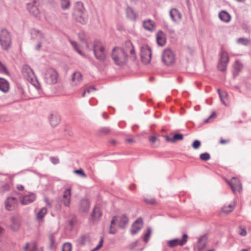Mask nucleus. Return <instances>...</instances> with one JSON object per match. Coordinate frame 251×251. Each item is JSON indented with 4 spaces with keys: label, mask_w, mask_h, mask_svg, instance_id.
Listing matches in <instances>:
<instances>
[{
    "label": "nucleus",
    "mask_w": 251,
    "mask_h": 251,
    "mask_svg": "<svg viewBox=\"0 0 251 251\" xmlns=\"http://www.w3.org/2000/svg\"><path fill=\"white\" fill-rule=\"evenodd\" d=\"M156 42L158 46L163 47L166 43L165 35L161 31H158L156 34Z\"/></svg>",
    "instance_id": "obj_19"
},
{
    "label": "nucleus",
    "mask_w": 251,
    "mask_h": 251,
    "mask_svg": "<svg viewBox=\"0 0 251 251\" xmlns=\"http://www.w3.org/2000/svg\"><path fill=\"white\" fill-rule=\"evenodd\" d=\"M30 248V251H37V247L35 242H33L31 244Z\"/></svg>",
    "instance_id": "obj_47"
},
{
    "label": "nucleus",
    "mask_w": 251,
    "mask_h": 251,
    "mask_svg": "<svg viewBox=\"0 0 251 251\" xmlns=\"http://www.w3.org/2000/svg\"><path fill=\"white\" fill-rule=\"evenodd\" d=\"M200 158L201 160L207 161L210 159V155L207 152L202 153L200 154Z\"/></svg>",
    "instance_id": "obj_41"
},
{
    "label": "nucleus",
    "mask_w": 251,
    "mask_h": 251,
    "mask_svg": "<svg viewBox=\"0 0 251 251\" xmlns=\"http://www.w3.org/2000/svg\"><path fill=\"white\" fill-rule=\"evenodd\" d=\"M47 213V209L45 207L42 208L36 214V218L38 221H42Z\"/></svg>",
    "instance_id": "obj_30"
},
{
    "label": "nucleus",
    "mask_w": 251,
    "mask_h": 251,
    "mask_svg": "<svg viewBox=\"0 0 251 251\" xmlns=\"http://www.w3.org/2000/svg\"><path fill=\"white\" fill-rule=\"evenodd\" d=\"M243 65L239 60H236L234 65V75H237L239 72L242 69Z\"/></svg>",
    "instance_id": "obj_28"
},
{
    "label": "nucleus",
    "mask_w": 251,
    "mask_h": 251,
    "mask_svg": "<svg viewBox=\"0 0 251 251\" xmlns=\"http://www.w3.org/2000/svg\"><path fill=\"white\" fill-rule=\"evenodd\" d=\"M82 75L79 72L74 73L72 77V85L76 86L79 85L82 81Z\"/></svg>",
    "instance_id": "obj_20"
},
{
    "label": "nucleus",
    "mask_w": 251,
    "mask_h": 251,
    "mask_svg": "<svg viewBox=\"0 0 251 251\" xmlns=\"http://www.w3.org/2000/svg\"><path fill=\"white\" fill-rule=\"evenodd\" d=\"M22 72L25 77L28 81L34 85L36 88L38 89L39 88L40 84L36 79L33 71L28 65H23Z\"/></svg>",
    "instance_id": "obj_3"
},
{
    "label": "nucleus",
    "mask_w": 251,
    "mask_h": 251,
    "mask_svg": "<svg viewBox=\"0 0 251 251\" xmlns=\"http://www.w3.org/2000/svg\"><path fill=\"white\" fill-rule=\"evenodd\" d=\"M128 222V219L126 215H123L120 218L119 225L121 227H124Z\"/></svg>",
    "instance_id": "obj_32"
},
{
    "label": "nucleus",
    "mask_w": 251,
    "mask_h": 251,
    "mask_svg": "<svg viewBox=\"0 0 251 251\" xmlns=\"http://www.w3.org/2000/svg\"><path fill=\"white\" fill-rule=\"evenodd\" d=\"M138 241H135V242H133L131 244V245H130V248L131 249H133L135 247L138 246Z\"/></svg>",
    "instance_id": "obj_50"
},
{
    "label": "nucleus",
    "mask_w": 251,
    "mask_h": 251,
    "mask_svg": "<svg viewBox=\"0 0 251 251\" xmlns=\"http://www.w3.org/2000/svg\"><path fill=\"white\" fill-rule=\"evenodd\" d=\"M249 249H242L240 250V251H249Z\"/></svg>",
    "instance_id": "obj_63"
},
{
    "label": "nucleus",
    "mask_w": 251,
    "mask_h": 251,
    "mask_svg": "<svg viewBox=\"0 0 251 251\" xmlns=\"http://www.w3.org/2000/svg\"><path fill=\"white\" fill-rule=\"evenodd\" d=\"M111 57L115 64L119 66H124L127 63L128 60L127 51L123 49L115 47L112 50Z\"/></svg>",
    "instance_id": "obj_2"
},
{
    "label": "nucleus",
    "mask_w": 251,
    "mask_h": 251,
    "mask_svg": "<svg viewBox=\"0 0 251 251\" xmlns=\"http://www.w3.org/2000/svg\"><path fill=\"white\" fill-rule=\"evenodd\" d=\"M17 199L14 197L7 198L4 202L5 209L8 211L12 210L17 206Z\"/></svg>",
    "instance_id": "obj_14"
},
{
    "label": "nucleus",
    "mask_w": 251,
    "mask_h": 251,
    "mask_svg": "<svg viewBox=\"0 0 251 251\" xmlns=\"http://www.w3.org/2000/svg\"><path fill=\"white\" fill-rule=\"evenodd\" d=\"M0 90L6 93L9 90V83L5 79L0 78Z\"/></svg>",
    "instance_id": "obj_26"
},
{
    "label": "nucleus",
    "mask_w": 251,
    "mask_h": 251,
    "mask_svg": "<svg viewBox=\"0 0 251 251\" xmlns=\"http://www.w3.org/2000/svg\"><path fill=\"white\" fill-rule=\"evenodd\" d=\"M31 35L33 38H36L38 39H41L43 38V34L39 30L33 29L31 31Z\"/></svg>",
    "instance_id": "obj_33"
},
{
    "label": "nucleus",
    "mask_w": 251,
    "mask_h": 251,
    "mask_svg": "<svg viewBox=\"0 0 251 251\" xmlns=\"http://www.w3.org/2000/svg\"><path fill=\"white\" fill-rule=\"evenodd\" d=\"M11 38L9 32L2 29L0 31V45L1 48L4 50H7L10 47Z\"/></svg>",
    "instance_id": "obj_6"
},
{
    "label": "nucleus",
    "mask_w": 251,
    "mask_h": 251,
    "mask_svg": "<svg viewBox=\"0 0 251 251\" xmlns=\"http://www.w3.org/2000/svg\"><path fill=\"white\" fill-rule=\"evenodd\" d=\"M74 18L78 22L84 24L87 21L84 8L81 2H77L74 13Z\"/></svg>",
    "instance_id": "obj_5"
},
{
    "label": "nucleus",
    "mask_w": 251,
    "mask_h": 251,
    "mask_svg": "<svg viewBox=\"0 0 251 251\" xmlns=\"http://www.w3.org/2000/svg\"><path fill=\"white\" fill-rule=\"evenodd\" d=\"M10 220L11 222L12 223V225L11 226V228L13 230L17 229L19 226V224L17 222L16 218L13 217L11 218Z\"/></svg>",
    "instance_id": "obj_39"
},
{
    "label": "nucleus",
    "mask_w": 251,
    "mask_h": 251,
    "mask_svg": "<svg viewBox=\"0 0 251 251\" xmlns=\"http://www.w3.org/2000/svg\"><path fill=\"white\" fill-rule=\"evenodd\" d=\"M0 73L4 74L5 75H8L9 73L6 69V67L1 63L0 61Z\"/></svg>",
    "instance_id": "obj_43"
},
{
    "label": "nucleus",
    "mask_w": 251,
    "mask_h": 251,
    "mask_svg": "<svg viewBox=\"0 0 251 251\" xmlns=\"http://www.w3.org/2000/svg\"><path fill=\"white\" fill-rule=\"evenodd\" d=\"M75 173L78 174L80 175L82 177H86V175L84 173L83 170L81 169L79 170H76L74 171Z\"/></svg>",
    "instance_id": "obj_45"
},
{
    "label": "nucleus",
    "mask_w": 251,
    "mask_h": 251,
    "mask_svg": "<svg viewBox=\"0 0 251 251\" xmlns=\"http://www.w3.org/2000/svg\"><path fill=\"white\" fill-rule=\"evenodd\" d=\"M86 47L89 50H93L95 57L100 61H104L106 56V50L102 44L99 41L86 42Z\"/></svg>",
    "instance_id": "obj_1"
},
{
    "label": "nucleus",
    "mask_w": 251,
    "mask_h": 251,
    "mask_svg": "<svg viewBox=\"0 0 251 251\" xmlns=\"http://www.w3.org/2000/svg\"><path fill=\"white\" fill-rule=\"evenodd\" d=\"M49 120L50 125L54 127L60 123L61 121V118L58 113L53 112L50 113L49 115Z\"/></svg>",
    "instance_id": "obj_17"
},
{
    "label": "nucleus",
    "mask_w": 251,
    "mask_h": 251,
    "mask_svg": "<svg viewBox=\"0 0 251 251\" xmlns=\"http://www.w3.org/2000/svg\"><path fill=\"white\" fill-rule=\"evenodd\" d=\"M29 246L30 247V246L29 245V243H26V244H25V246L24 248V251H27V250L28 249Z\"/></svg>",
    "instance_id": "obj_57"
},
{
    "label": "nucleus",
    "mask_w": 251,
    "mask_h": 251,
    "mask_svg": "<svg viewBox=\"0 0 251 251\" xmlns=\"http://www.w3.org/2000/svg\"><path fill=\"white\" fill-rule=\"evenodd\" d=\"M230 185L233 192H240L242 190L241 183L240 181L235 177H233L230 181H227Z\"/></svg>",
    "instance_id": "obj_12"
},
{
    "label": "nucleus",
    "mask_w": 251,
    "mask_h": 251,
    "mask_svg": "<svg viewBox=\"0 0 251 251\" xmlns=\"http://www.w3.org/2000/svg\"><path fill=\"white\" fill-rule=\"evenodd\" d=\"M62 9L64 10L68 9L70 5V0H60Z\"/></svg>",
    "instance_id": "obj_40"
},
{
    "label": "nucleus",
    "mask_w": 251,
    "mask_h": 251,
    "mask_svg": "<svg viewBox=\"0 0 251 251\" xmlns=\"http://www.w3.org/2000/svg\"><path fill=\"white\" fill-rule=\"evenodd\" d=\"M143 25L146 30L150 31H152L155 29L154 23L151 20L144 21Z\"/></svg>",
    "instance_id": "obj_24"
},
{
    "label": "nucleus",
    "mask_w": 251,
    "mask_h": 251,
    "mask_svg": "<svg viewBox=\"0 0 251 251\" xmlns=\"http://www.w3.org/2000/svg\"><path fill=\"white\" fill-rule=\"evenodd\" d=\"M215 117V113L214 112H213L210 116H209V117L207 119H206L205 120H204V122L205 123H208L210 121V120L211 118H212V117Z\"/></svg>",
    "instance_id": "obj_53"
},
{
    "label": "nucleus",
    "mask_w": 251,
    "mask_h": 251,
    "mask_svg": "<svg viewBox=\"0 0 251 251\" xmlns=\"http://www.w3.org/2000/svg\"><path fill=\"white\" fill-rule=\"evenodd\" d=\"M126 45L130 48L129 52L131 54V58L133 60H135L136 58V55L135 54V49L132 44L130 42H128L126 43Z\"/></svg>",
    "instance_id": "obj_31"
},
{
    "label": "nucleus",
    "mask_w": 251,
    "mask_h": 251,
    "mask_svg": "<svg viewBox=\"0 0 251 251\" xmlns=\"http://www.w3.org/2000/svg\"><path fill=\"white\" fill-rule=\"evenodd\" d=\"M43 76L45 82L48 84H54L57 82L58 74L53 69L49 68L45 70Z\"/></svg>",
    "instance_id": "obj_4"
},
{
    "label": "nucleus",
    "mask_w": 251,
    "mask_h": 251,
    "mask_svg": "<svg viewBox=\"0 0 251 251\" xmlns=\"http://www.w3.org/2000/svg\"><path fill=\"white\" fill-rule=\"evenodd\" d=\"M117 220V217L116 216L112 218L111 221V225L110 226V229L109 231L110 234H115L116 232V230L113 228V225L115 224Z\"/></svg>",
    "instance_id": "obj_36"
},
{
    "label": "nucleus",
    "mask_w": 251,
    "mask_h": 251,
    "mask_svg": "<svg viewBox=\"0 0 251 251\" xmlns=\"http://www.w3.org/2000/svg\"><path fill=\"white\" fill-rule=\"evenodd\" d=\"M72 245L69 243H65L62 247V251H71Z\"/></svg>",
    "instance_id": "obj_42"
},
{
    "label": "nucleus",
    "mask_w": 251,
    "mask_h": 251,
    "mask_svg": "<svg viewBox=\"0 0 251 251\" xmlns=\"http://www.w3.org/2000/svg\"><path fill=\"white\" fill-rule=\"evenodd\" d=\"M70 42L73 47L74 49L78 52V53H79L80 55L82 56L84 55V53L80 50L78 49L77 44L76 42L70 40Z\"/></svg>",
    "instance_id": "obj_38"
},
{
    "label": "nucleus",
    "mask_w": 251,
    "mask_h": 251,
    "mask_svg": "<svg viewBox=\"0 0 251 251\" xmlns=\"http://www.w3.org/2000/svg\"><path fill=\"white\" fill-rule=\"evenodd\" d=\"M17 188L19 190H23L24 187V186L20 185H18L17 186Z\"/></svg>",
    "instance_id": "obj_60"
},
{
    "label": "nucleus",
    "mask_w": 251,
    "mask_h": 251,
    "mask_svg": "<svg viewBox=\"0 0 251 251\" xmlns=\"http://www.w3.org/2000/svg\"><path fill=\"white\" fill-rule=\"evenodd\" d=\"M219 17L220 20L225 23H228L230 21V15L225 11H222L219 13Z\"/></svg>",
    "instance_id": "obj_25"
},
{
    "label": "nucleus",
    "mask_w": 251,
    "mask_h": 251,
    "mask_svg": "<svg viewBox=\"0 0 251 251\" xmlns=\"http://www.w3.org/2000/svg\"><path fill=\"white\" fill-rule=\"evenodd\" d=\"M156 137L154 136H152L150 137L149 140L151 143H154L156 141Z\"/></svg>",
    "instance_id": "obj_54"
},
{
    "label": "nucleus",
    "mask_w": 251,
    "mask_h": 251,
    "mask_svg": "<svg viewBox=\"0 0 251 251\" xmlns=\"http://www.w3.org/2000/svg\"><path fill=\"white\" fill-rule=\"evenodd\" d=\"M102 244H103V238H101L100 239V241L99 244L98 245V246L100 248L102 246Z\"/></svg>",
    "instance_id": "obj_58"
},
{
    "label": "nucleus",
    "mask_w": 251,
    "mask_h": 251,
    "mask_svg": "<svg viewBox=\"0 0 251 251\" xmlns=\"http://www.w3.org/2000/svg\"><path fill=\"white\" fill-rule=\"evenodd\" d=\"M229 61V57L227 52L222 51L220 54V60L218 64V68L221 71L226 70L227 64Z\"/></svg>",
    "instance_id": "obj_9"
},
{
    "label": "nucleus",
    "mask_w": 251,
    "mask_h": 251,
    "mask_svg": "<svg viewBox=\"0 0 251 251\" xmlns=\"http://www.w3.org/2000/svg\"><path fill=\"white\" fill-rule=\"evenodd\" d=\"M228 142V140H224V139H221L220 141V143L222 144H226V143H227Z\"/></svg>",
    "instance_id": "obj_59"
},
{
    "label": "nucleus",
    "mask_w": 251,
    "mask_h": 251,
    "mask_svg": "<svg viewBox=\"0 0 251 251\" xmlns=\"http://www.w3.org/2000/svg\"><path fill=\"white\" fill-rule=\"evenodd\" d=\"M49 239H50V242L51 245L53 246V245L54 243V236L52 234L50 235Z\"/></svg>",
    "instance_id": "obj_51"
},
{
    "label": "nucleus",
    "mask_w": 251,
    "mask_h": 251,
    "mask_svg": "<svg viewBox=\"0 0 251 251\" xmlns=\"http://www.w3.org/2000/svg\"><path fill=\"white\" fill-rule=\"evenodd\" d=\"M100 248H99V247L98 246V245H97V247H96V248H95L94 249H93L92 250V251H97V250H99Z\"/></svg>",
    "instance_id": "obj_62"
},
{
    "label": "nucleus",
    "mask_w": 251,
    "mask_h": 251,
    "mask_svg": "<svg viewBox=\"0 0 251 251\" xmlns=\"http://www.w3.org/2000/svg\"><path fill=\"white\" fill-rule=\"evenodd\" d=\"M110 130L108 127H103L100 130V134H105L109 133Z\"/></svg>",
    "instance_id": "obj_46"
},
{
    "label": "nucleus",
    "mask_w": 251,
    "mask_h": 251,
    "mask_svg": "<svg viewBox=\"0 0 251 251\" xmlns=\"http://www.w3.org/2000/svg\"><path fill=\"white\" fill-rule=\"evenodd\" d=\"M90 202L87 199L81 200L79 203V210L81 212H87L89 209Z\"/></svg>",
    "instance_id": "obj_23"
},
{
    "label": "nucleus",
    "mask_w": 251,
    "mask_h": 251,
    "mask_svg": "<svg viewBox=\"0 0 251 251\" xmlns=\"http://www.w3.org/2000/svg\"><path fill=\"white\" fill-rule=\"evenodd\" d=\"M162 61L166 65L173 64L176 60V57L174 52L170 49L164 50L162 56Z\"/></svg>",
    "instance_id": "obj_7"
},
{
    "label": "nucleus",
    "mask_w": 251,
    "mask_h": 251,
    "mask_svg": "<svg viewBox=\"0 0 251 251\" xmlns=\"http://www.w3.org/2000/svg\"><path fill=\"white\" fill-rule=\"evenodd\" d=\"M151 234V228L150 227H148L147 228V232L145 234V235H144V237L143 238V241L145 243H147L149 241Z\"/></svg>",
    "instance_id": "obj_35"
},
{
    "label": "nucleus",
    "mask_w": 251,
    "mask_h": 251,
    "mask_svg": "<svg viewBox=\"0 0 251 251\" xmlns=\"http://www.w3.org/2000/svg\"><path fill=\"white\" fill-rule=\"evenodd\" d=\"M38 2L37 0H33L32 3H27V9L28 11L36 17H39L40 16V11L37 7Z\"/></svg>",
    "instance_id": "obj_11"
},
{
    "label": "nucleus",
    "mask_w": 251,
    "mask_h": 251,
    "mask_svg": "<svg viewBox=\"0 0 251 251\" xmlns=\"http://www.w3.org/2000/svg\"><path fill=\"white\" fill-rule=\"evenodd\" d=\"M183 139V135L181 134H176L173 138L166 137V140L172 143H175L177 140H182Z\"/></svg>",
    "instance_id": "obj_29"
},
{
    "label": "nucleus",
    "mask_w": 251,
    "mask_h": 251,
    "mask_svg": "<svg viewBox=\"0 0 251 251\" xmlns=\"http://www.w3.org/2000/svg\"><path fill=\"white\" fill-rule=\"evenodd\" d=\"M94 90H95V88L94 87H90L86 91H87V93H89Z\"/></svg>",
    "instance_id": "obj_56"
},
{
    "label": "nucleus",
    "mask_w": 251,
    "mask_h": 251,
    "mask_svg": "<svg viewBox=\"0 0 251 251\" xmlns=\"http://www.w3.org/2000/svg\"><path fill=\"white\" fill-rule=\"evenodd\" d=\"M247 233L245 228L240 227L239 234L241 236H245L247 235Z\"/></svg>",
    "instance_id": "obj_48"
},
{
    "label": "nucleus",
    "mask_w": 251,
    "mask_h": 251,
    "mask_svg": "<svg viewBox=\"0 0 251 251\" xmlns=\"http://www.w3.org/2000/svg\"><path fill=\"white\" fill-rule=\"evenodd\" d=\"M126 13L128 19L132 21L136 20L138 15L132 7L127 6L126 8Z\"/></svg>",
    "instance_id": "obj_21"
},
{
    "label": "nucleus",
    "mask_w": 251,
    "mask_h": 251,
    "mask_svg": "<svg viewBox=\"0 0 251 251\" xmlns=\"http://www.w3.org/2000/svg\"><path fill=\"white\" fill-rule=\"evenodd\" d=\"M201 142L198 140H195L193 144H192V147L194 149H198L199 148V147L201 146Z\"/></svg>",
    "instance_id": "obj_44"
},
{
    "label": "nucleus",
    "mask_w": 251,
    "mask_h": 251,
    "mask_svg": "<svg viewBox=\"0 0 251 251\" xmlns=\"http://www.w3.org/2000/svg\"><path fill=\"white\" fill-rule=\"evenodd\" d=\"M41 47V43L40 42H39L38 44L36 47V50H39Z\"/></svg>",
    "instance_id": "obj_61"
},
{
    "label": "nucleus",
    "mask_w": 251,
    "mask_h": 251,
    "mask_svg": "<svg viewBox=\"0 0 251 251\" xmlns=\"http://www.w3.org/2000/svg\"><path fill=\"white\" fill-rule=\"evenodd\" d=\"M71 189L66 188L63 192L62 202L66 207H69L71 199Z\"/></svg>",
    "instance_id": "obj_16"
},
{
    "label": "nucleus",
    "mask_w": 251,
    "mask_h": 251,
    "mask_svg": "<svg viewBox=\"0 0 251 251\" xmlns=\"http://www.w3.org/2000/svg\"><path fill=\"white\" fill-rule=\"evenodd\" d=\"M50 159L51 162L54 164H58L59 162V159L54 157H51L50 158Z\"/></svg>",
    "instance_id": "obj_49"
},
{
    "label": "nucleus",
    "mask_w": 251,
    "mask_h": 251,
    "mask_svg": "<svg viewBox=\"0 0 251 251\" xmlns=\"http://www.w3.org/2000/svg\"><path fill=\"white\" fill-rule=\"evenodd\" d=\"M2 231H3V228L1 227L0 226V235L2 233Z\"/></svg>",
    "instance_id": "obj_64"
},
{
    "label": "nucleus",
    "mask_w": 251,
    "mask_h": 251,
    "mask_svg": "<svg viewBox=\"0 0 251 251\" xmlns=\"http://www.w3.org/2000/svg\"><path fill=\"white\" fill-rule=\"evenodd\" d=\"M188 235L184 234L182 236V238L179 239L178 238H176L171 240L167 241L168 245L170 248H174L178 245L183 246L186 244L187 241Z\"/></svg>",
    "instance_id": "obj_10"
},
{
    "label": "nucleus",
    "mask_w": 251,
    "mask_h": 251,
    "mask_svg": "<svg viewBox=\"0 0 251 251\" xmlns=\"http://www.w3.org/2000/svg\"><path fill=\"white\" fill-rule=\"evenodd\" d=\"M151 48L148 45H144L141 47V60L145 64H149L151 58Z\"/></svg>",
    "instance_id": "obj_8"
},
{
    "label": "nucleus",
    "mask_w": 251,
    "mask_h": 251,
    "mask_svg": "<svg viewBox=\"0 0 251 251\" xmlns=\"http://www.w3.org/2000/svg\"><path fill=\"white\" fill-rule=\"evenodd\" d=\"M170 15L172 20L174 22H178L181 19V14L176 8L172 9L170 11Z\"/></svg>",
    "instance_id": "obj_18"
},
{
    "label": "nucleus",
    "mask_w": 251,
    "mask_h": 251,
    "mask_svg": "<svg viewBox=\"0 0 251 251\" xmlns=\"http://www.w3.org/2000/svg\"><path fill=\"white\" fill-rule=\"evenodd\" d=\"M235 206V202H233L232 203L228 205L225 204L222 208V211L228 214L231 212L234 209Z\"/></svg>",
    "instance_id": "obj_27"
},
{
    "label": "nucleus",
    "mask_w": 251,
    "mask_h": 251,
    "mask_svg": "<svg viewBox=\"0 0 251 251\" xmlns=\"http://www.w3.org/2000/svg\"><path fill=\"white\" fill-rule=\"evenodd\" d=\"M101 212L100 209L98 207H95L93 210L91 214V220L93 222L98 221L101 216Z\"/></svg>",
    "instance_id": "obj_22"
},
{
    "label": "nucleus",
    "mask_w": 251,
    "mask_h": 251,
    "mask_svg": "<svg viewBox=\"0 0 251 251\" xmlns=\"http://www.w3.org/2000/svg\"><path fill=\"white\" fill-rule=\"evenodd\" d=\"M218 92L222 102L225 105H226V103L224 100L225 98H226V97L227 96V93L225 91H221L219 89H218Z\"/></svg>",
    "instance_id": "obj_34"
},
{
    "label": "nucleus",
    "mask_w": 251,
    "mask_h": 251,
    "mask_svg": "<svg viewBox=\"0 0 251 251\" xmlns=\"http://www.w3.org/2000/svg\"><path fill=\"white\" fill-rule=\"evenodd\" d=\"M237 43L240 45L247 46L250 44V40L245 38H240L237 39Z\"/></svg>",
    "instance_id": "obj_37"
},
{
    "label": "nucleus",
    "mask_w": 251,
    "mask_h": 251,
    "mask_svg": "<svg viewBox=\"0 0 251 251\" xmlns=\"http://www.w3.org/2000/svg\"><path fill=\"white\" fill-rule=\"evenodd\" d=\"M45 202L46 203V204L50 206H51V202L49 201V200L47 198H45Z\"/></svg>",
    "instance_id": "obj_55"
},
{
    "label": "nucleus",
    "mask_w": 251,
    "mask_h": 251,
    "mask_svg": "<svg viewBox=\"0 0 251 251\" xmlns=\"http://www.w3.org/2000/svg\"><path fill=\"white\" fill-rule=\"evenodd\" d=\"M36 199L35 194L29 193L20 197V201L23 205H26L33 202Z\"/></svg>",
    "instance_id": "obj_15"
},
{
    "label": "nucleus",
    "mask_w": 251,
    "mask_h": 251,
    "mask_svg": "<svg viewBox=\"0 0 251 251\" xmlns=\"http://www.w3.org/2000/svg\"><path fill=\"white\" fill-rule=\"evenodd\" d=\"M145 201L148 204H153L155 201V200L153 199H151V200L145 199Z\"/></svg>",
    "instance_id": "obj_52"
},
{
    "label": "nucleus",
    "mask_w": 251,
    "mask_h": 251,
    "mask_svg": "<svg viewBox=\"0 0 251 251\" xmlns=\"http://www.w3.org/2000/svg\"><path fill=\"white\" fill-rule=\"evenodd\" d=\"M143 226V221L142 218H138L133 224L130 229L131 234L135 235L138 232Z\"/></svg>",
    "instance_id": "obj_13"
}]
</instances>
